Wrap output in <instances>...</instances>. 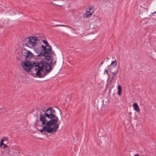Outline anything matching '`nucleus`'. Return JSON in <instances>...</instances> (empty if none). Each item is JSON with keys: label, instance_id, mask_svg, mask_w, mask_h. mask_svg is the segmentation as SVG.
I'll return each mask as SVG.
<instances>
[{"label": "nucleus", "instance_id": "1", "mask_svg": "<svg viewBox=\"0 0 156 156\" xmlns=\"http://www.w3.org/2000/svg\"><path fill=\"white\" fill-rule=\"evenodd\" d=\"M39 112V122L44 125L40 131L50 133L56 132L59 128V124L57 123L58 119L55 114V110L50 108Z\"/></svg>", "mask_w": 156, "mask_h": 156}, {"label": "nucleus", "instance_id": "2", "mask_svg": "<svg viewBox=\"0 0 156 156\" xmlns=\"http://www.w3.org/2000/svg\"><path fill=\"white\" fill-rule=\"evenodd\" d=\"M52 61H51L50 64L43 61H41L36 63H34V66H35V69L36 72L35 76L40 77H43L46 73H49L52 69L51 65Z\"/></svg>", "mask_w": 156, "mask_h": 156}, {"label": "nucleus", "instance_id": "3", "mask_svg": "<svg viewBox=\"0 0 156 156\" xmlns=\"http://www.w3.org/2000/svg\"><path fill=\"white\" fill-rule=\"evenodd\" d=\"M23 49L22 50V54L23 56L25 58L29 57V37L25 39L23 42Z\"/></svg>", "mask_w": 156, "mask_h": 156}, {"label": "nucleus", "instance_id": "4", "mask_svg": "<svg viewBox=\"0 0 156 156\" xmlns=\"http://www.w3.org/2000/svg\"><path fill=\"white\" fill-rule=\"evenodd\" d=\"M39 40L36 37H30V48H33L36 54L40 52V48L37 44Z\"/></svg>", "mask_w": 156, "mask_h": 156}, {"label": "nucleus", "instance_id": "5", "mask_svg": "<svg viewBox=\"0 0 156 156\" xmlns=\"http://www.w3.org/2000/svg\"><path fill=\"white\" fill-rule=\"evenodd\" d=\"M39 54H37V55H36V56L40 57L41 56H43L46 60L49 61L51 59V55H55L54 52L51 50V46L49 45V47H47L46 48V49L45 51L43 52H39Z\"/></svg>", "mask_w": 156, "mask_h": 156}, {"label": "nucleus", "instance_id": "6", "mask_svg": "<svg viewBox=\"0 0 156 156\" xmlns=\"http://www.w3.org/2000/svg\"><path fill=\"white\" fill-rule=\"evenodd\" d=\"M25 58V61H22L21 62V65L23 70L27 73L29 72V60L27 59L28 58H26L25 56H23Z\"/></svg>", "mask_w": 156, "mask_h": 156}, {"label": "nucleus", "instance_id": "7", "mask_svg": "<svg viewBox=\"0 0 156 156\" xmlns=\"http://www.w3.org/2000/svg\"><path fill=\"white\" fill-rule=\"evenodd\" d=\"M87 15L88 16L92 15L94 12V10L92 6H89L86 10Z\"/></svg>", "mask_w": 156, "mask_h": 156}, {"label": "nucleus", "instance_id": "8", "mask_svg": "<svg viewBox=\"0 0 156 156\" xmlns=\"http://www.w3.org/2000/svg\"><path fill=\"white\" fill-rule=\"evenodd\" d=\"M12 156H20V152L16 149H13L11 154Z\"/></svg>", "mask_w": 156, "mask_h": 156}, {"label": "nucleus", "instance_id": "9", "mask_svg": "<svg viewBox=\"0 0 156 156\" xmlns=\"http://www.w3.org/2000/svg\"><path fill=\"white\" fill-rule=\"evenodd\" d=\"M134 109L137 112H139L140 111L138 105L136 103H134L133 105Z\"/></svg>", "mask_w": 156, "mask_h": 156}, {"label": "nucleus", "instance_id": "10", "mask_svg": "<svg viewBox=\"0 0 156 156\" xmlns=\"http://www.w3.org/2000/svg\"><path fill=\"white\" fill-rule=\"evenodd\" d=\"M117 64V61L115 60L114 61H112L110 66L111 67H112L113 68H116Z\"/></svg>", "mask_w": 156, "mask_h": 156}, {"label": "nucleus", "instance_id": "11", "mask_svg": "<svg viewBox=\"0 0 156 156\" xmlns=\"http://www.w3.org/2000/svg\"><path fill=\"white\" fill-rule=\"evenodd\" d=\"M118 94L120 95H121L122 92V89L121 86L118 85Z\"/></svg>", "mask_w": 156, "mask_h": 156}, {"label": "nucleus", "instance_id": "12", "mask_svg": "<svg viewBox=\"0 0 156 156\" xmlns=\"http://www.w3.org/2000/svg\"><path fill=\"white\" fill-rule=\"evenodd\" d=\"M110 72L112 73L113 74V75L112 77V80L114 78V77L116 76V73L117 72V70H116L115 72H113L112 71V70H111Z\"/></svg>", "mask_w": 156, "mask_h": 156}, {"label": "nucleus", "instance_id": "13", "mask_svg": "<svg viewBox=\"0 0 156 156\" xmlns=\"http://www.w3.org/2000/svg\"><path fill=\"white\" fill-rule=\"evenodd\" d=\"M58 26H62V27H68L70 28H72V29H73V28H72L71 27H70V26H67V25H62L58 24V25H54V26H53V27H58Z\"/></svg>", "mask_w": 156, "mask_h": 156}, {"label": "nucleus", "instance_id": "14", "mask_svg": "<svg viewBox=\"0 0 156 156\" xmlns=\"http://www.w3.org/2000/svg\"><path fill=\"white\" fill-rule=\"evenodd\" d=\"M43 42L46 45V46L47 47H49V45L47 41L45 40H43Z\"/></svg>", "mask_w": 156, "mask_h": 156}, {"label": "nucleus", "instance_id": "15", "mask_svg": "<svg viewBox=\"0 0 156 156\" xmlns=\"http://www.w3.org/2000/svg\"><path fill=\"white\" fill-rule=\"evenodd\" d=\"M46 47L44 45H42L41 46V47L43 48V51L42 50H41V52H42V51H45V49H46Z\"/></svg>", "mask_w": 156, "mask_h": 156}, {"label": "nucleus", "instance_id": "16", "mask_svg": "<svg viewBox=\"0 0 156 156\" xmlns=\"http://www.w3.org/2000/svg\"><path fill=\"white\" fill-rule=\"evenodd\" d=\"M4 144L3 143V139H2L1 140L0 144V147H2V145H3Z\"/></svg>", "mask_w": 156, "mask_h": 156}, {"label": "nucleus", "instance_id": "17", "mask_svg": "<svg viewBox=\"0 0 156 156\" xmlns=\"http://www.w3.org/2000/svg\"><path fill=\"white\" fill-rule=\"evenodd\" d=\"M3 145V148H6V147H8V146L6 145V144H4Z\"/></svg>", "mask_w": 156, "mask_h": 156}, {"label": "nucleus", "instance_id": "18", "mask_svg": "<svg viewBox=\"0 0 156 156\" xmlns=\"http://www.w3.org/2000/svg\"><path fill=\"white\" fill-rule=\"evenodd\" d=\"M30 70L31 69L32 67L33 66H32V63H31L30 62Z\"/></svg>", "mask_w": 156, "mask_h": 156}, {"label": "nucleus", "instance_id": "19", "mask_svg": "<svg viewBox=\"0 0 156 156\" xmlns=\"http://www.w3.org/2000/svg\"><path fill=\"white\" fill-rule=\"evenodd\" d=\"M51 3H52L53 4H54L55 5H60V6H61V5H58V4H57H57H56V3H53V2H51Z\"/></svg>", "mask_w": 156, "mask_h": 156}, {"label": "nucleus", "instance_id": "20", "mask_svg": "<svg viewBox=\"0 0 156 156\" xmlns=\"http://www.w3.org/2000/svg\"><path fill=\"white\" fill-rule=\"evenodd\" d=\"M33 56V54L30 51V56L32 57Z\"/></svg>", "mask_w": 156, "mask_h": 156}, {"label": "nucleus", "instance_id": "21", "mask_svg": "<svg viewBox=\"0 0 156 156\" xmlns=\"http://www.w3.org/2000/svg\"><path fill=\"white\" fill-rule=\"evenodd\" d=\"M144 9H145V10L146 11H147L148 10V9L147 8H144Z\"/></svg>", "mask_w": 156, "mask_h": 156}, {"label": "nucleus", "instance_id": "22", "mask_svg": "<svg viewBox=\"0 0 156 156\" xmlns=\"http://www.w3.org/2000/svg\"><path fill=\"white\" fill-rule=\"evenodd\" d=\"M134 156H139V154H135L134 155Z\"/></svg>", "mask_w": 156, "mask_h": 156}, {"label": "nucleus", "instance_id": "23", "mask_svg": "<svg viewBox=\"0 0 156 156\" xmlns=\"http://www.w3.org/2000/svg\"><path fill=\"white\" fill-rule=\"evenodd\" d=\"M107 60H108L109 58L108 57H107Z\"/></svg>", "mask_w": 156, "mask_h": 156}, {"label": "nucleus", "instance_id": "24", "mask_svg": "<svg viewBox=\"0 0 156 156\" xmlns=\"http://www.w3.org/2000/svg\"><path fill=\"white\" fill-rule=\"evenodd\" d=\"M105 72H106L107 73L108 72V71L107 70H105Z\"/></svg>", "mask_w": 156, "mask_h": 156}, {"label": "nucleus", "instance_id": "25", "mask_svg": "<svg viewBox=\"0 0 156 156\" xmlns=\"http://www.w3.org/2000/svg\"><path fill=\"white\" fill-rule=\"evenodd\" d=\"M156 13V11L154 12H153V13Z\"/></svg>", "mask_w": 156, "mask_h": 156}, {"label": "nucleus", "instance_id": "26", "mask_svg": "<svg viewBox=\"0 0 156 156\" xmlns=\"http://www.w3.org/2000/svg\"><path fill=\"white\" fill-rule=\"evenodd\" d=\"M60 115H61V112H60Z\"/></svg>", "mask_w": 156, "mask_h": 156}, {"label": "nucleus", "instance_id": "27", "mask_svg": "<svg viewBox=\"0 0 156 156\" xmlns=\"http://www.w3.org/2000/svg\"><path fill=\"white\" fill-rule=\"evenodd\" d=\"M56 61H55V63H54V64H55V63H56Z\"/></svg>", "mask_w": 156, "mask_h": 156}, {"label": "nucleus", "instance_id": "28", "mask_svg": "<svg viewBox=\"0 0 156 156\" xmlns=\"http://www.w3.org/2000/svg\"><path fill=\"white\" fill-rule=\"evenodd\" d=\"M103 63V62H101V64H102Z\"/></svg>", "mask_w": 156, "mask_h": 156}]
</instances>
